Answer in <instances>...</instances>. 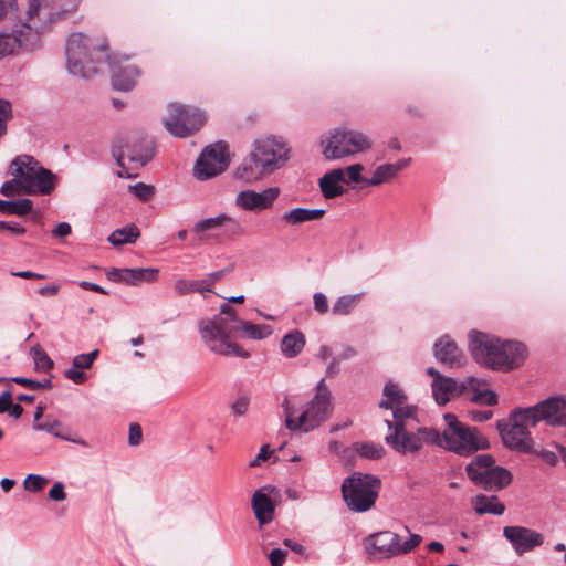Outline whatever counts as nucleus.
<instances>
[{
	"instance_id": "nucleus-43",
	"label": "nucleus",
	"mask_w": 566,
	"mask_h": 566,
	"mask_svg": "<svg viewBox=\"0 0 566 566\" xmlns=\"http://www.w3.org/2000/svg\"><path fill=\"white\" fill-rule=\"evenodd\" d=\"M0 193L4 197H14L18 195H25L24 187L21 184L19 177H13L11 180H7L0 188Z\"/></svg>"
},
{
	"instance_id": "nucleus-35",
	"label": "nucleus",
	"mask_w": 566,
	"mask_h": 566,
	"mask_svg": "<svg viewBox=\"0 0 566 566\" xmlns=\"http://www.w3.org/2000/svg\"><path fill=\"white\" fill-rule=\"evenodd\" d=\"M305 346L304 334L300 331L287 333L281 342V350L287 358L296 357Z\"/></svg>"
},
{
	"instance_id": "nucleus-15",
	"label": "nucleus",
	"mask_w": 566,
	"mask_h": 566,
	"mask_svg": "<svg viewBox=\"0 0 566 566\" xmlns=\"http://www.w3.org/2000/svg\"><path fill=\"white\" fill-rule=\"evenodd\" d=\"M168 115L163 120L167 132L172 136L184 138L198 132L206 122L200 109L181 103H170L167 106Z\"/></svg>"
},
{
	"instance_id": "nucleus-37",
	"label": "nucleus",
	"mask_w": 566,
	"mask_h": 566,
	"mask_svg": "<svg viewBox=\"0 0 566 566\" xmlns=\"http://www.w3.org/2000/svg\"><path fill=\"white\" fill-rule=\"evenodd\" d=\"M233 175L237 179L251 182L260 179L266 174L261 171L256 164L251 159L250 153L249 156L234 169Z\"/></svg>"
},
{
	"instance_id": "nucleus-34",
	"label": "nucleus",
	"mask_w": 566,
	"mask_h": 566,
	"mask_svg": "<svg viewBox=\"0 0 566 566\" xmlns=\"http://www.w3.org/2000/svg\"><path fill=\"white\" fill-rule=\"evenodd\" d=\"M471 503L474 511L479 515L488 513L494 515H502L505 511L504 505L494 495L486 496L483 494H479L472 499Z\"/></svg>"
},
{
	"instance_id": "nucleus-33",
	"label": "nucleus",
	"mask_w": 566,
	"mask_h": 566,
	"mask_svg": "<svg viewBox=\"0 0 566 566\" xmlns=\"http://www.w3.org/2000/svg\"><path fill=\"white\" fill-rule=\"evenodd\" d=\"M33 429L36 431H45L59 439L65 440V441L84 444V442L80 438L75 437V434L69 427L64 426L57 419L46 420L41 423H33Z\"/></svg>"
},
{
	"instance_id": "nucleus-47",
	"label": "nucleus",
	"mask_w": 566,
	"mask_h": 566,
	"mask_svg": "<svg viewBox=\"0 0 566 566\" xmlns=\"http://www.w3.org/2000/svg\"><path fill=\"white\" fill-rule=\"evenodd\" d=\"M129 192L136 196L138 199L143 201H147L154 195V187L150 185H146L144 182H138L136 185H130L128 187Z\"/></svg>"
},
{
	"instance_id": "nucleus-54",
	"label": "nucleus",
	"mask_w": 566,
	"mask_h": 566,
	"mask_svg": "<svg viewBox=\"0 0 566 566\" xmlns=\"http://www.w3.org/2000/svg\"><path fill=\"white\" fill-rule=\"evenodd\" d=\"M0 228L11 231L12 233L20 235L25 233V228L17 222L0 221Z\"/></svg>"
},
{
	"instance_id": "nucleus-48",
	"label": "nucleus",
	"mask_w": 566,
	"mask_h": 566,
	"mask_svg": "<svg viewBox=\"0 0 566 566\" xmlns=\"http://www.w3.org/2000/svg\"><path fill=\"white\" fill-rule=\"evenodd\" d=\"M196 286H197V284H195V281L179 279L175 282L174 290L177 295L184 296V295L193 293Z\"/></svg>"
},
{
	"instance_id": "nucleus-24",
	"label": "nucleus",
	"mask_w": 566,
	"mask_h": 566,
	"mask_svg": "<svg viewBox=\"0 0 566 566\" xmlns=\"http://www.w3.org/2000/svg\"><path fill=\"white\" fill-rule=\"evenodd\" d=\"M273 493H276L275 488L265 485L256 490L252 495L251 505L261 526L270 523L274 517Z\"/></svg>"
},
{
	"instance_id": "nucleus-28",
	"label": "nucleus",
	"mask_w": 566,
	"mask_h": 566,
	"mask_svg": "<svg viewBox=\"0 0 566 566\" xmlns=\"http://www.w3.org/2000/svg\"><path fill=\"white\" fill-rule=\"evenodd\" d=\"M112 65V85L117 91H129L135 84L140 71L137 66L127 64L120 65L109 61Z\"/></svg>"
},
{
	"instance_id": "nucleus-21",
	"label": "nucleus",
	"mask_w": 566,
	"mask_h": 566,
	"mask_svg": "<svg viewBox=\"0 0 566 566\" xmlns=\"http://www.w3.org/2000/svg\"><path fill=\"white\" fill-rule=\"evenodd\" d=\"M503 535L518 556L544 543V536L539 532L523 526H505Z\"/></svg>"
},
{
	"instance_id": "nucleus-38",
	"label": "nucleus",
	"mask_w": 566,
	"mask_h": 566,
	"mask_svg": "<svg viewBox=\"0 0 566 566\" xmlns=\"http://www.w3.org/2000/svg\"><path fill=\"white\" fill-rule=\"evenodd\" d=\"M32 207V201L25 198L11 201L0 199V212L4 214L23 217L31 212Z\"/></svg>"
},
{
	"instance_id": "nucleus-60",
	"label": "nucleus",
	"mask_w": 566,
	"mask_h": 566,
	"mask_svg": "<svg viewBox=\"0 0 566 566\" xmlns=\"http://www.w3.org/2000/svg\"><path fill=\"white\" fill-rule=\"evenodd\" d=\"M271 453H272V451L270 450L269 446H263L260 449L256 458L250 463V465L251 467L258 465L260 463V461H264V460L269 459Z\"/></svg>"
},
{
	"instance_id": "nucleus-1",
	"label": "nucleus",
	"mask_w": 566,
	"mask_h": 566,
	"mask_svg": "<svg viewBox=\"0 0 566 566\" xmlns=\"http://www.w3.org/2000/svg\"><path fill=\"white\" fill-rule=\"evenodd\" d=\"M199 333L212 353L248 358L249 352L233 343L231 338L243 337L261 340L269 337L273 329L269 325L239 319L234 310L228 303H224L221 305L218 315L199 322Z\"/></svg>"
},
{
	"instance_id": "nucleus-7",
	"label": "nucleus",
	"mask_w": 566,
	"mask_h": 566,
	"mask_svg": "<svg viewBox=\"0 0 566 566\" xmlns=\"http://www.w3.org/2000/svg\"><path fill=\"white\" fill-rule=\"evenodd\" d=\"M446 428L439 432L438 447L461 457H469L476 451L490 448L489 440L476 427H470L457 418L453 413H444Z\"/></svg>"
},
{
	"instance_id": "nucleus-62",
	"label": "nucleus",
	"mask_w": 566,
	"mask_h": 566,
	"mask_svg": "<svg viewBox=\"0 0 566 566\" xmlns=\"http://www.w3.org/2000/svg\"><path fill=\"white\" fill-rule=\"evenodd\" d=\"M72 229L70 223L67 222H61L56 226V228L52 231L53 235L55 237H66L71 233Z\"/></svg>"
},
{
	"instance_id": "nucleus-6",
	"label": "nucleus",
	"mask_w": 566,
	"mask_h": 566,
	"mask_svg": "<svg viewBox=\"0 0 566 566\" xmlns=\"http://www.w3.org/2000/svg\"><path fill=\"white\" fill-rule=\"evenodd\" d=\"M283 410L290 430L308 432L318 428L333 412L332 395L325 380H319L315 396L302 410L292 406L289 399L283 401Z\"/></svg>"
},
{
	"instance_id": "nucleus-63",
	"label": "nucleus",
	"mask_w": 566,
	"mask_h": 566,
	"mask_svg": "<svg viewBox=\"0 0 566 566\" xmlns=\"http://www.w3.org/2000/svg\"><path fill=\"white\" fill-rule=\"evenodd\" d=\"M195 284H197L195 292H199L203 296H206V293H211V283L208 280H201V281H195Z\"/></svg>"
},
{
	"instance_id": "nucleus-18",
	"label": "nucleus",
	"mask_w": 566,
	"mask_h": 566,
	"mask_svg": "<svg viewBox=\"0 0 566 566\" xmlns=\"http://www.w3.org/2000/svg\"><path fill=\"white\" fill-rule=\"evenodd\" d=\"M525 410L535 426L541 421L551 427L566 426V396L549 397Z\"/></svg>"
},
{
	"instance_id": "nucleus-53",
	"label": "nucleus",
	"mask_w": 566,
	"mask_h": 566,
	"mask_svg": "<svg viewBox=\"0 0 566 566\" xmlns=\"http://www.w3.org/2000/svg\"><path fill=\"white\" fill-rule=\"evenodd\" d=\"M49 497L53 501H63L66 497L62 483H55L49 491Z\"/></svg>"
},
{
	"instance_id": "nucleus-5",
	"label": "nucleus",
	"mask_w": 566,
	"mask_h": 566,
	"mask_svg": "<svg viewBox=\"0 0 566 566\" xmlns=\"http://www.w3.org/2000/svg\"><path fill=\"white\" fill-rule=\"evenodd\" d=\"M65 54L69 72L88 78L108 60V48L104 38L75 32L66 41Z\"/></svg>"
},
{
	"instance_id": "nucleus-29",
	"label": "nucleus",
	"mask_w": 566,
	"mask_h": 566,
	"mask_svg": "<svg viewBox=\"0 0 566 566\" xmlns=\"http://www.w3.org/2000/svg\"><path fill=\"white\" fill-rule=\"evenodd\" d=\"M465 394H470V400L485 406L497 403L496 395L489 389L484 380L469 377L465 379Z\"/></svg>"
},
{
	"instance_id": "nucleus-44",
	"label": "nucleus",
	"mask_w": 566,
	"mask_h": 566,
	"mask_svg": "<svg viewBox=\"0 0 566 566\" xmlns=\"http://www.w3.org/2000/svg\"><path fill=\"white\" fill-rule=\"evenodd\" d=\"M12 117V106L7 99L0 98V137L7 134L8 122Z\"/></svg>"
},
{
	"instance_id": "nucleus-51",
	"label": "nucleus",
	"mask_w": 566,
	"mask_h": 566,
	"mask_svg": "<svg viewBox=\"0 0 566 566\" xmlns=\"http://www.w3.org/2000/svg\"><path fill=\"white\" fill-rule=\"evenodd\" d=\"M313 302H314V308L319 314H325L328 311V300L325 294L323 293H315L313 295Z\"/></svg>"
},
{
	"instance_id": "nucleus-3",
	"label": "nucleus",
	"mask_w": 566,
	"mask_h": 566,
	"mask_svg": "<svg viewBox=\"0 0 566 566\" xmlns=\"http://www.w3.org/2000/svg\"><path fill=\"white\" fill-rule=\"evenodd\" d=\"M416 408L398 409L394 412V420H386L389 433L385 437L386 443L395 451L407 454L417 453L424 446L439 443V431L430 427H418Z\"/></svg>"
},
{
	"instance_id": "nucleus-26",
	"label": "nucleus",
	"mask_w": 566,
	"mask_h": 566,
	"mask_svg": "<svg viewBox=\"0 0 566 566\" xmlns=\"http://www.w3.org/2000/svg\"><path fill=\"white\" fill-rule=\"evenodd\" d=\"M99 354L98 349H94L87 354H78L73 358L72 367L64 370V377L76 385L84 384L88 376L84 370L93 366L94 360Z\"/></svg>"
},
{
	"instance_id": "nucleus-10",
	"label": "nucleus",
	"mask_w": 566,
	"mask_h": 566,
	"mask_svg": "<svg viewBox=\"0 0 566 566\" xmlns=\"http://www.w3.org/2000/svg\"><path fill=\"white\" fill-rule=\"evenodd\" d=\"M532 427H535V424L530 420L525 408L513 410L505 422L497 421L503 444L507 449L520 453L535 452L534 440L530 432Z\"/></svg>"
},
{
	"instance_id": "nucleus-22",
	"label": "nucleus",
	"mask_w": 566,
	"mask_h": 566,
	"mask_svg": "<svg viewBox=\"0 0 566 566\" xmlns=\"http://www.w3.org/2000/svg\"><path fill=\"white\" fill-rule=\"evenodd\" d=\"M159 270L155 268H124L109 270L106 275L108 280L120 282L128 285H140L143 283H153L158 280Z\"/></svg>"
},
{
	"instance_id": "nucleus-25",
	"label": "nucleus",
	"mask_w": 566,
	"mask_h": 566,
	"mask_svg": "<svg viewBox=\"0 0 566 566\" xmlns=\"http://www.w3.org/2000/svg\"><path fill=\"white\" fill-rule=\"evenodd\" d=\"M434 357L441 364L448 365L450 367H460L464 364L465 357L461 349L457 346V344L449 338V336H442L439 340L436 342L434 347Z\"/></svg>"
},
{
	"instance_id": "nucleus-40",
	"label": "nucleus",
	"mask_w": 566,
	"mask_h": 566,
	"mask_svg": "<svg viewBox=\"0 0 566 566\" xmlns=\"http://www.w3.org/2000/svg\"><path fill=\"white\" fill-rule=\"evenodd\" d=\"M360 297L361 294L343 295L338 297L332 307V313L338 316H345L350 314L359 303Z\"/></svg>"
},
{
	"instance_id": "nucleus-13",
	"label": "nucleus",
	"mask_w": 566,
	"mask_h": 566,
	"mask_svg": "<svg viewBox=\"0 0 566 566\" xmlns=\"http://www.w3.org/2000/svg\"><path fill=\"white\" fill-rule=\"evenodd\" d=\"M469 479L486 491H499L512 482L511 472L495 465L491 454H479L465 467Z\"/></svg>"
},
{
	"instance_id": "nucleus-64",
	"label": "nucleus",
	"mask_w": 566,
	"mask_h": 566,
	"mask_svg": "<svg viewBox=\"0 0 566 566\" xmlns=\"http://www.w3.org/2000/svg\"><path fill=\"white\" fill-rule=\"evenodd\" d=\"M59 285H54V284H51V285H45V286H41L39 289V294L42 295V296H54L59 293Z\"/></svg>"
},
{
	"instance_id": "nucleus-11",
	"label": "nucleus",
	"mask_w": 566,
	"mask_h": 566,
	"mask_svg": "<svg viewBox=\"0 0 566 566\" xmlns=\"http://www.w3.org/2000/svg\"><path fill=\"white\" fill-rule=\"evenodd\" d=\"M323 154L327 159H339L367 151L370 138L358 130L336 128L322 139Z\"/></svg>"
},
{
	"instance_id": "nucleus-46",
	"label": "nucleus",
	"mask_w": 566,
	"mask_h": 566,
	"mask_svg": "<svg viewBox=\"0 0 566 566\" xmlns=\"http://www.w3.org/2000/svg\"><path fill=\"white\" fill-rule=\"evenodd\" d=\"M344 170H345V177L346 176L348 177V179H346L345 185H349L350 182L365 185V180H367V179L363 178V176H361V172L364 170L363 165L354 164V165L346 167Z\"/></svg>"
},
{
	"instance_id": "nucleus-23",
	"label": "nucleus",
	"mask_w": 566,
	"mask_h": 566,
	"mask_svg": "<svg viewBox=\"0 0 566 566\" xmlns=\"http://www.w3.org/2000/svg\"><path fill=\"white\" fill-rule=\"evenodd\" d=\"M38 41L29 35V30L24 34L21 27H13L11 33H0V61L14 54L19 49L31 50Z\"/></svg>"
},
{
	"instance_id": "nucleus-12",
	"label": "nucleus",
	"mask_w": 566,
	"mask_h": 566,
	"mask_svg": "<svg viewBox=\"0 0 566 566\" xmlns=\"http://www.w3.org/2000/svg\"><path fill=\"white\" fill-rule=\"evenodd\" d=\"M380 481L374 475L354 473L342 484V493L347 506L354 512H366L378 495Z\"/></svg>"
},
{
	"instance_id": "nucleus-39",
	"label": "nucleus",
	"mask_w": 566,
	"mask_h": 566,
	"mask_svg": "<svg viewBox=\"0 0 566 566\" xmlns=\"http://www.w3.org/2000/svg\"><path fill=\"white\" fill-rule=\"evenodd\" d=\"M151 156L149 151L135 155L128 147H125L118 156L117 161L122 168H125L126 161L130 164L133 168H139L145 166L150 160Z\"/></svg>"
},
{
	"instance_id": "nucleus-17",
	"label": "nucleus",
	"mask_w": 566,
	"mask_h": 566,
	"mask_svg": "<svg viewBox=\"0 0 566 566\" xmlns=\"http://www.w3.org/2000/svg\"><path fill=\"white\" fill-rule=\"evenodd\" d=\"M230 164L228 146L223 142L207 146L196 161L193 175L207 180L223 172Z\"/></svg>"
},
{
	"instance_id": "nucleus-58",
	"label": "nucleus",
	"mask_w": 566,
	"mask_h": 566,
	"mask_svg": "<svg viewBox=\"0 0 566 566\" xmlns=\"http://www.w3.org/2000/svg\"><path fill=\"white\" fill-rule=\"evenodd\" d=\"M12 405V396L10 391H3L0 395V413H4Z\"/></svg>"
},
{
	"instance_id": "nucleus-50",
	"label": "nucleus",
	"mask_w": 566,
	"mask_h": 566,
	"mask_svg": "<svg viewBox=\"0 0 566 566\" xmlns=\"http://www.w3.org/2000/svg\"><path fill=\"white\" fill-rule=\"evenodd\" d=\"M142 427L136 422L130 423L128 432V443L130 446H138L142 442Z\"/></svg>"
},
{
	"instance_id": "nucleus-52",
	"label": "nucleus",
	"mask_w": 566,
	"mask_h": 566,
	"mask_svg": "<svg viewBox=\"0 0 566 566\" xmlns=\"http://www.w3.org/2000/svg\"><path fill=\"white\" fill-rule=\"evenodd\" d=\"M286 557V552L281 548H274L269 554V560L272 566H283Z\"/></svg>"
},
{
	"instance_id": "nucleus-19",
	"label": "nucleus",
	"mask_w": 566,
	"mask_h": 566,
	"mask_svg": "<svg viewBox=\"0 0 566 566\" xmlns=\"http://www.w3.org/2000/svg\"><path fill=\"white\" fill-rule=\"evenodd\" d=\"M280 196L277 187H269L261 191L245 189L235 196V206L243 211L261 212L271 209Z\"/></svg>"
},
{
	"instance_id": "nucleus-45",
	"label": "nucleus",
	"mask_w": 566,
	"mask_h": 566,
	"mask_svg": "<svg viewBox=\"0 0 566 566\" xmlns=\"http://www.w3.org/2000/svg\"><path fill=\"white\" fill-rule=\"evenodd\" d=\"M48 479L38 474H29L23 482V486L30 492H40L48 484Z\"/></svg>"
},
{
	"instance_id": "nucleus-9",
	"label": "nucleus",
	"mask_w": 566,
	"mask_h": 566,
	"mask_svg": "<svg viewBox=\"0 0 566 566\" xmlns=\"http://www.w3.org/2000/svg\"><path fill=\"white\" fill-rule=\"evenodd\" d=\"M12 177H19L25 195H49L57 181V177L30 155L17 156L10 165Z\"/></svg>"
},
{
	"instance_id": "nucleus-2",
	"label": "nucleus",
	"mask_w": 566,
	"mask_h": 566,
	"mask_svg": "<svg viewBox=\"0 0 566 566\" xmlns=\"http://www.w3.org/2000/svg\"><path fill=\"white\" fill-rule=\"evenodd\" d=\"M81 0H0V21L29 30L39 40L53 23L74 12Z\"/></svg>"
},
{
	"instance_id": "nucleus-31",
	"label": "nucleus",
	"mask_w": 566,
	"mask_h": 566,
	"mask_svg": "<svg viewBox=\"0 0 566 566\" xmlns=\"http://www.w3.org/2000/svg\"><path fill=\"white\" fill-rule=\"evenodd\" d=\"M409 165L408 159H401L395 164H384L378 166L371 177L365 180L366 186H379L391 180L399 171Z\"/></svg>"
},
{
	"instance_id": "nucleus-16",
	"label": "nucleus",
	"mask_w": 566,
	"mask_h": 566,
	"mask_svg": "<svg viewBox=\"0 0 566 566\" xmlns=\"http://www.w3.org/2000/svg\"><path fill=\"white\" fill-rule=\"evenodd\" d=\"M192 232L200 240L222 237L228 240L242 237L245 232L242 223L233 216L221 212L214 217L201 219L193 224Z\"/></svg>"
},
{
	"instance_id": "nucleus-27",
	"label": "nucleus",
	"mask_w": 566,
	"mask_h": 566,
	"mask_svg": "<svg viewBox=\"0 0 566 566\" xmlns=\"http://www.w3.org/2000/svg\"><path fill=\"white\" fill-rule=\"evenodd\" d=\"M345 170L338 168L319 178L318 185L325 199H334L345 193Z\"/></svg>"
},
{
	"instance_id": "nucleus-36",
	"label": "nucleus",
	"mask_w": 566,
	"mask_h": 566,
	"mask_svg": "<svg viewBox=\"0 0 566 566\" xmlns=\"http://www.w3.org/2000/svg\"><path fill=\"white\" fill-rule=\"evenodd\" d=\"M139 237V229L132 223L113 231L108 237V242L114 247H120L134 243Z\"/></svg>"
},
{
	"instance_id": "nucleus-55",
	"label": "nucleus",
	"mask_w": 566,
	"mask_h": 566,
	"mask_svg": "<svg viewBox=\"0 0 566 566\" xmlns=\"http://www.w3.org/2000/svg\"><path fill=\"white\" fill-rule=\"evenodd\" d=\"M470 418L471 420L475 422H484L492 418L493 412L491 410H483V411H470Z\"/></svg>"
},
{
	"instance_id": "nucleus-8",
	"label": "nucleus",
	"mask_w": 566,
	"mask_h": 566,
	"mask_svg": "<svg viewBox=\"0 0 566 566\" xmlns=\"http://www.w3.org/2000/svg\"><path fill=\"white\" fill-rule=\"evenodd\" d=\"M405 531L409 533L405 542H401L400 536L391 531H379L366 536L363 545L368 558L380 562L411 553L422 543V536L410 533L408 526H405Z\"/></svg>"
},
{
	"instance_id": "nucleus-32",
	"label": "nucleus",
	"mask_w": 566,
	"mask_h": 566,
	"mask_svg": "<svg viewBox=\"0 0 566 566\" xmlns=\"http://www.w3.org/2000/svg\"><path fill=\"white\" fill-rule=\"evenodd\" d=\"M324 209H307V208H293L291 210L285 211L281 219L287 226H297L304 222L319 220L325 214Z\"/></svg>"
},
{
	"instance_id": "nucleus-49",
	"label": "nucleus",
	"mask_w": 566,
	"mask_h": 566,
	"mask_svg": "<svg viewBox=\"0 0 566 566\" xmlns=\"http://www.w3.org/2000/svg\"><path fill=\"white\" fill-rule=\"evenodd\" d=\"M250 405L248 397H239L231 403V411L234 416L241 417L245 415Z\"/></svg>"
},
{
	"instance_id": "nucleus-61",
	"label": "nucleus",
	"mask_w": 566,
	"mask_h": 566,
	"mask_svg": "<svg viewBox=\"0 0 566 566\" xmlns=\"http://www.w3.org/2000/svg\"><path fill=\"white\" fill-rule=\"evenodd\" d=\"M339 364H340V360L335 356L328 364H327V367H326V376L327 377H334L336 376L338 373H339Z\"/></svg>"
},
{
	"instance_id": "nucleus-42",
	"label": "nucleus",
	"mask_w": 566,
	"mask_h": 566,
	"mask_svg": "<svg viewBox=\"0 0 566 566\" xmlns=\"http://www.w3.org/2000/svg\"><path fill=\"white\" fill-rule=\"evenodd\" d=\"M31 355L33 357L36 369L48 371L53 367L52 359L40 346L32 347Z\"/></svg>"
},
{
	"instance_id": "nucleus-30",
	"label": "nucleus",
	"mask_w": 566,
	"mask_h": 566,
	"mask_svg": "<svg viewBox=\"0 0 566 566\" xmlns=\"http://www.w3.org/2000/svg\"><path fill=\"white\" fill-rule=\"evenodd\" d=\"M407 397L405 392L395 382H387L384 388V399L379 402V407L391 409L392 413L398 409L415 408L406 405Z\"/></svg>"
},
{
	"instance_id": "nucleus-59",
	"label": "nucleus",
	"mask_w": 566,
	"mask_h": 566,
	"mask_svg": "<svg viewBox=\"0 0 566 566\" xmlns=\"http://www.w3.org/2000/svg\"><path fill=\"white\" fill-rule=\"evenodd\" d=\"M78 285L84 290H90V291H93V292H96L99 294H104V295L108 294V292L104 287H102L101 285H98L96 283H92L88 281H81L78 283Z\"/></svg>"
},
{
	"instance_id": "nucleus-41",
	"label": "nucleus",
	"mask_w": 566,
	"mask_h": 566,
	"mask_svg": "<svg viewBox=\"0 0 566 566\" xmlns=\"http://www.w3.org/2000/svg\"><path fill=\"white\" fill-rule=\"evenodd\" d=\"M353 449L363 458L378 460L385 455V449L381 444L374 442H356Z\"/></svg>"
},
{
	"instance_id": "nucleus-4",
	"label": "nucleus",
	"mask_w": 566,
	"mask_h": 566,
	"mask_svg": "<svg viewBox=\"0 0 566 566\" xmlns=\"http://www.w3.org/2000/svg\"><path fill=\"white\" fill-rule=\"evenodd\" d=\"M470 352L482 366L511 370L520 367L527 356L526 347L518 342L500 340L491 335L472 331L469 334Z\"/></svg>"
},
{
	"instance_id": "nucleus-14",
	"label": "nucleus",
	"mask_w": 566,
	"mask_h": 566,
	"mask_svg": "<svg viewBox=\"0 0 566 566\" xmlns=\"http://www.w3.org/2000/svg\"><path fill=\"white\" fill-rule=\"evenodd\" d=\"M250 153L251 159L266 175L282 168L290 158L287 145L273 136L255 139Z\"/></svg>"
},
{
	"instance_id": "nucleus-57",
	"label": "nucleus",
	"mask_w": 566,
	"mask_h": 566,
	"mask_svg": "<svg viewBox=\"0 0 566 566\" xmlns=\"http://www.w3.org/2000/svg\"><path fill=\"white\" fill-rule=\"evenodd\" d=\"M541 459H543L546 463L551 464V465H554L557 463L558 459H557V455L553 452V451H549V450H541V451H536L535 452Z\"/></svg>"
},
{
	"instance_id": "nucleus-20",
	"label": "nucleus",
	"mask_w": 566,
	"mask_h": 566,
	"mask_svg": "<svg viewBox=\"0 0 566 566\" xmlns=\"http://www.w3.org/2000/svg\"><path fill=\"white\" fill-rule=\"evenodd\" d=\"M432 377V395L438 405H446L455 397L465 394V381L457 382L453 378L441 375L433 367L427 369Z\"/></svg>"
},
{
	"instance_id": "nucleus-56",
	"label": "nucleus",
	"mask_w": 566,
	"mask_h": 566,
	"mask_svg": "<svg viewBox=\"0 0 566 566\" xmlns=\"http://www.w3.org/2000/svg\"><path fill=\"white\" fill-rule=\"evenodd\" d=\"M12 276L25 279V280H43L45 279L44 274L35 273L31 271H19V272H12Z\"/></svg>"
}]
</instances>
